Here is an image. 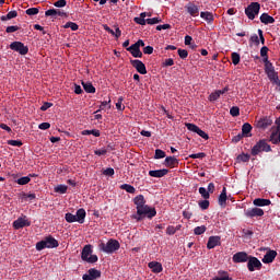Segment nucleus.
<instances>
[{
    "instance_id": "1",
    "label": "nucleus",
    "mask_w": 280,
    "mask_h": 280,
    "mask_svg": "<svg viewBox=\"0 0 280 280\" xmlns=\"http://www.w3.org/2000/svg\"><path fill=\"white\" fill-rule=\"evenodd\" d=\"M145 197L143 195H138L133 198V205H136L137 212L131 215V220H136V222H141L148 218L152 220V218L156 217V209L145 205Z\"/></svg>"
},
{
    "instance_id": "2",
    "label": "nucleus",
    "mask_w": 280,
    "mask_h": 280,
    "mask_svg": "<svg viewBox=\"0 0 280 280\" xmlns=\"http://www.w3.org/2000/svg\"><path fill=\"white\" fill-rule=\"evenodd\" d=\"M121 248V244H119V241L115 238H109L107 243L102 242L98 245V249L103 253H106L107 255H113V253H117Z\"/></svg>"
},
{
    "instance_id": "3",
    "label": "nucleus",
    "mask_w": 280,
    "mask_h": 280,
    "mask_svg": "<svg viewBox=\"0 0 280 280\" xmlns=\"http://www.w3.org/2000/svg\"><path fill=\"white\" fill-rule=\"evenodd\" d=\"M60 244L54 236L48 235L44 240L36 243V250H45V248H58Z\"/></svg>"
},
{
    "instance_id": "4",
    "label": "nucleus",
    "mask_w": 280,
    "mask_h": 280,
    "mask_svg": "<svg viewBox=\"0 0 280 280\" xmlns=\"http://www.w3.org/2000/svg\"><path fill=\"white\" fill-rule=\"evenodd\" d=\"M82 261H86L88 264H97L98 257L97 255H93V245H85L81 252Z\"/></svg>"
},
{
    "instance_id": "5",
    "label": "nucleus",
    "mask_w": 280,
    "mask_h": 280,
    "mask_svg": "<svg viewBox=\"0 0 280 280\" xmlns=\"http://www.w3.org/2000/svg\"><path fill=\"white\" fill-rule=\"evenodd\" d=\"M260 152H272V148L266 139L259 140L252 149V156H257Z\"/></svg>"
},
{
    "instance_id": "6",
    "label": "nucleus",
    "mask_w": 280,
    "mask_h": 280,
    "mask_svg": "<svg viewBox=\"0 0 280 280\" xmlns=\"http://www.w3.org/2000/svg\"><path fill=\"white\" fill-rule=\"evenodd\" d=\"M259 10H261V4H259V2H252L245 9V14L249 21H255V16L259 14Z\"/></svg>"
},
{
    "instance_id": "7",
    "label": "nucleus",
    "mask_w": 280,
    "mask_h": 280,
    "mask_svg": "<svg viewBox=\"0 0 280 280\" xmlns=\"http://www.w3.org/2000/svg\"><path fill=\"white\" fill-rule=\"evenodd\" d=\"M10 49L12 51H18L21 56H27L30 48L25 46L22 42H13L10 44Z\"/></svg>"
},
{
    "instance_id": "8",
    "label": "nucleus",
    "mask_w": 280,
    "mask_h": 280,
    "mask_svg": "<svg viewBox=\"0 0 280 280\" xmlns=\"http://www.w3.org/2000/svg\"><path fill=\"white\" fill-rule=\"evenodd\" d=\"M261 261L255 256H249V259H247V270H249V272L261 270Z\"/></svg>"
},
{
    "instance_id": "9",
    "label": "nucleus",
    "mask_w": 280,
    "mask_h": 280,
    "mask_svg": "<svg viewBox=\"0 0 280 280\" xmlns=\"http://www.w3.org/2000/svg\"><path fill=\"white\" fill-rule=\"evenodd\" d=\"M25 226H32V222L27 217H20L13 222V229L19 231V229H25Z\"/></svg>"
},
{
    "instance_id": "10",
    "label": "nucleus",
    "mask_w": 280,
    "mask_h": 280,
    "mask_svg": "<svg viewBox=\"0 0 280 280\" xmlns=\"http://www.w3.org/2000/svg\"><path fill=\"white\" fill-rule=\"evenodd\" d=\"M265 73L268 77V79L270 80V82H272L273 80L277 81V78H279V72H276L275 66L272 65V62L267 63L265 66Z\"/></svg>"
},
{
    "instance_id": "11",
    "label": "nucleus",
    "mask_w": 280,
    "mask_h": 280,
    "mask_svg": "<svg viewBox=\"0 0 280 280\" xmlns=\"http://www.w3.org/2000/svg\"><path fill=\"white\" fill-rule=\"evenodd\" d=\"M130 65L138 71V73H141V75H145L148 73V69H145V63L139 59H131Z\"/></svg>"
},
{
    "instance_id": "12",
    "label": "nucleus",
    "mask_w": 280,
    "mask_h": 280,
    "mask_svg": "<svg viewBox=\"0 0 280 280\" xmlns=\"http://www.w3.org/2000/svg\"><path fill=\"white\" fill-rule=\"evenodd\" d=\"M262 215H264V209H261V208L255 207V208H249V209L245 210L246 218H250V219L262 218Z\"/></svg>"
},
{
    "instance_id": "13",
    "label": "nucleus",
    "mask_w": 280,
    "mask_h": 280,
    "mask_svg": "<svg viewBox=\"0 0 280 280\" xmlns=\"http://www.w3.org/2000/svg\"><path fill=\"white\" fill-rule=\"evenodd\" d=\"M250 256L246 252H237L236 254L233 255L232 261L234 264H246L248 261Z\"/></svg>"
},
{
    "instance_id": "14",
    "label": "nucleus",
    "mask_w": 280,
    "mask_h": 280,
    "mask_svg": "<svg viewBox=\"0 0 280 280\" xmlns=\"http://www.w3.org/2000/svg\"><path fill=\"white\" fill-rule=\"evenodd\" d=\"M100 277H102V271L95 269V268H91L89 269L88 273L82 276L83 280H95V279H100Z\"/></svg>"
},
{
    "instance_id": "15",
    "label": "nucleus",
    "mask_w": 280,
    "mask_h": 280,
    "mask_svg": "<svg viewBox=\"0 0 280 280\" xmlns=\"http://www.w3.org/2000/svg\"><path fill=\"white\" fill-rule=\"evenodd\" d=\"M215 246H222V237L220 236H210L208 238L207 248L211 250L215 248Z\"/></svg>"
},
{
    "instance_id": "16",
    "label": "nucleus",
    "mask_w": 280,
    "mask_h": 280,
    "mask_svg": "<svg viewBox=\"0 0 280 280\" xmlns=\"http://www.w3.org/2000/svg\"><path fill=\"white\" fill-rule=\"evenodd\" d=\"M167 174H170V170L167 168L149 171V176L152 178H163V176H167Z\"/></svg>"
},
{
    "instance_id": "17",
    "label": "nucleus",
    "mask_w": 280,
    "mask_h": 280,
    "mask_svg": "<svg viewBox=\"0 0 280 280\" xmlns=\"http://www.w3.org/2000/svg\"><path fill=\"white\" fill-rule=\"evenodd\" d=\"M46 16H52V19H58V16H67V13L60 9H49L45 12Z\"/></svg>"
},
{
    "instance_id": "18",
    "label": "nucleus",
    "mask_w": 280,
    "mask_h": 280,
    "mask_svg": "<svg viewBox=\"0 0 280 280\" xmlns=\"http://www.w3.org/2000/svg\"><path fill=\"white\" fill-rule=\"evenodd\" d=\"M148 267L150 268L151 272L154 275H159L163 272V265L159 261H151L149 262Z\"/></svg>"
},
{
    "instance_id": "19",
    "label": "nucleus",
    "mask_w": 280,
    "mask_h": 280,
    "mask_svg": "<svg viewBox=\"0 0 280 280\" xmlns=\"http://www.w3.org/2000/svg\"><path fill=\"white\" fill-rule=\"evenodd\" d=\"M277 257V252L276 250H268L262 258V264H272Z\"/></svg>"
},
{
    "instance_id": "20",
    "label": "nucleus",
    "mask_w": 280,
    "mask_h": 280,
    "mask_svg": "<svg viewBox=\"0 0 280 280\" xmlns=\"http://www.w3.org/2000/svg\"><path fill=\"white\" fill-rule=\"evenodd\" d=\"M272 124V118L266 116L264 118H260L257 122V128H261L262 130H266V128H269V126Z\"/></svg>"
},
{
    "instance_id": "21",
    "label": "nucleus",
    "mask_w": 280,
    "mask_h": 280,
    "mask_svg": "<svg viewBox=\"0 0 280 280\" xmlns=\"http://www.w3.org/2000/svg\"><path fill=\"white\" fill-rule=\"evenodd\" d=\"M185 9L188 12V14H190V16H198V14L200 13L198 5L194 4L192 2L186 4Z\"/></svg>"
},
{
    "instance_id": "22",
    "label": "nucleus",
    "mask_w": 280,
    "mask_h": 280,
    "mask_svg": "<svg viewBox=\"0 0 280 280\" xmlns=\"http://www.w3.org/2000/svg\"><path fill=\"white\" fill-rule=\"evenodd\" d=\"M163 165H165V167H170L171 170L176 167V165H178V159L174 158V156H167L164 160Z\"/></svg>"
},
{
    "instance_id": "23",
    "label": "nucleus",
    "mask_w": 280,
    "mask_h": 280,
    "mask_svg": "<svg viewBox=\"0 0 280 280\" xmlns=\"http://www.w3.org/2000/svg\"><path fill=\"white\" fill-rule=\"evenodd\" d=\"M253 205L255 207H269V205H272V201H270V199L256 198L254 199Z\"/></svg>"
},
{
    "instance_id": "24",
    "label": "nucleus",
    "mask_w": 280,
    "mask_h": 280,
    "mask_svg": "<svg viewBox=\"0 0 280 280\" xmlns=\"http://www.w3.org/2000/svg\"><path fill=\"white\" fill-rule=\"evenodd\" d=\"M127 51H130L133 58H143V52H141V48H137V46L131 45L127 48Z\"/></svg>"
},
{
    "instance_id": "25",
    "label": "nucleus",
    "mask_w": 280,
    "mask_h": 280,
    "mask_svg": "<svg viewBox=\"0 0 280 280\" xmlns=\"http://www.w3.org/2000/svg\"><path fill=\"white\" fill-rule=\"evenodd\" d=\"M74 215L79 224H84V220L86 218V210H84V208H81L77 211Z\"/></svg>"
},
{
    "instance_id": "26",
    "label": "nucleus",
    "mask_w": 280,
    "mask_h": 280,
    "mask_svg": "<svg viewBox=\"0 0 280 280\" xmlns=\"http://www.w3.org/2000/svg\"><path fill=\"white\" fill-rule=\"evenodd\" d=\"M260 22L264 23V25H272V23H275V18L268 13H262L260 15Z\"/></svg>"
},
{
    "instance_id": "27",
    "label": "nucleus",
    "mask_w": 280,
    "mask_h": 280,
    "mask_svg": "<svg viewBox=\"0 0 280 280\" xmlns=\"http://www.w3.org/2000/svg\"><path fill=\"white\" fill-rule=\"evenodd\" d=\"M269 141H271V143H273V145H277L278 143H280V130L279 129H275L271 132Z\"/></svg>"
},
{
    "instance_id": "28",
    "label": "nucleus",
    "mask_w": 280,
    "mask_h": 280,
    "mask_svg": "<svg viewBox=\"0 0 280 280\" xmlns=\"http://www.w3.org/2000/svg\"><path fill=\"white\" fill-rule=\"evenodd\" d=\"M212 280H233V278L229 276V271L219 270L218 276L214 277Z\"/></svg>"
},
{
    "instance_id": "29",
    "label": "nucleus",
    "mask_w": 280,
    "mask_h": 280,
    "mask_svg": "<svg viewBox=\"0 0 280 280\" xmlns=\"http://www.w3.org/2000/svg\"><path fill=\"white\" fill-rule=\"evenodd\" d=\"M228 196H226V187H223L219 199H218V203L220 205V207H224L226 205V200H228Z\"/></svg>"
},
{
    "instance_id": "30",
    "label": "nucleus",
    "mask_w": 280,
    "mask_h": 280,
    "mask_svg": "<svg viewBox=\"0 0 280 280\" xmlns=\"http://www.w3.org/2000/svg\"><path fill=\"white\" fill-rule=\"evenodd\" d=\"M85 93H95V86H93V83L89 82V81H82L81 82Z\"/></svg>"
},
{
    "instance_id": "31",
    "label": "nucleus",
    "mask_w": 280,
    "mask_h": 280,
    "mask_svg": "<svg viewBox=\"0 0 280 280\" xmlns=\"http://www.w3.org/2000/svg\"><path fill=\"white\" fill-rule=\"evenodd\" d=\"M200 16L203 19V21H207L208 23H213V13L209 11H202L200 13Z\"/></svg>"
},
{
    "instance_id": "32",
    "label": "nucleus",
    "mask_w": 280,
    "mask_h": 280,
    "mask_svg": "<svg viewBox=\"0 0 280 280\" xmlns=\"http://www.w3.org/2000/svg\"><path fill=\"white\" fill-rule=\"evenodd\" d=\"M253 130V126L248 122H245L242 126V135L243 137H248V135H250V131Z\"/></svg>"
},
{
    "instance_id": "33",
    "label": "nucleus",
    "mask_w": 280,
    "mask_h": 280,
    "mask_svg": "<svg viewBox=\"0 0 280 280\" xmlns=\"http://www.w3.org/2000/svg\"><path fill=\"white\" fill-rule=\"evenodd\" d=\"M16 16H19L16 11H10L7 15H2L0 19L1 21H10L12 19H16Z\"/></svg>"
},
{
    "instance_id": "34",
    "label": "nucleus",
    "mask_w": 280,
    "mask_h": 280,
    "mask_svg": "<svg viewBox=\"0 0 280 280\" xmlns=\"http://www.w3.org/2000/svg\"><path fill=\"white\" fill-rule=\"evenodd\" d=\"M120 189H124L125 191H127V194H135V191H137V188H135V186L130 184L120 185Z\"/></svg>"
},
{
    "instance_id": "35",
    "label": "nucleus",
    "mask_w": 280,
    "mask_h": 280,
    "mask_svg": "<svg viewBox=\"0 0 280 280\" xmlns=\"http://www.w3.org/2000/svg\"><path fill=\"white\" fill-rule=\"evenodd\" d=\"M63 28L65 30H71L72 32H78V30L80 28V26L74 23V22H67L65 25H63Z\"/></svg>"
},
{
    "instance_id": "36",
    "label": "nucleus",
    "mask_w": 280,
    "mask_h": 280,
    "mask_svg": "<svg viewBox=\"0 0 280 280\" xmlns=\"http://www.w3.org/2000/svg\"><path fill=\"white\" fill-rule=\"evenodd\" d=\"M81 135H83V137H86L89 135H93V137H100L101 132L98 129H92V130L86 129V130H83Z\"/></svg>"
},
{
    "instance_id": "37",
    "label": "nucleus",
    "mask_w": 280,
    "mask_h": 280,
    "mask_svg": "<svg viewBox=\"0 0 280 280\" xmlns=\"http://www.w3.org/2000/svg\"><path fill=\"white\" fill-rule=\"evenodd\" d=\"M199 194L203 200H209L211 198V194L205 187L199 188Z\"/></svg>"
},
{
    "instance_id": "38",
    "label": "nucleus",
    "mask_w": 280,
    "mask_h": 280,
    "mask_svg": "<svg viewBox=\"0 0 280 280\" xmlns=\"http://www.w3.org/2000/svg\"><path fill=\"white\" fill-rule=\"evenodd\" d=\"M236 159H237V161H240L242 163H248V161H250V154L242 153Z\"/></svg>"
},
{
    "instance_id": "39",
    "label": "nucleus",
    "mask_w": 280,
    "mask_h": 280,
    "mask_svg": "<svg viewBox=\"0 0 280 280\" xmlns=\"http://www.w3.org/2000/svg\"><path fill=\"white\" fill-rule=\"evenodd\" d=\"M67 189H69V187L67 185H58L57 187H55V192L56 194H65L67 191Z\"/></svg>"
},
{
    "instance_id": "40",
    "label": "nucleus",
    "mask_w": 280,
    "mask_h": 280,
    "mask_svg": "<svg viewBox=\"0 0 280 280\" xmlns=\"http://www.w3.org/2000/svg\"><path fill=\"white\" fill-rule=\"evenodd\" d=\"M31 180L32 178H30V176H24L15 180V183H18V185H27Z\"/></svg>"
},
{
    "instance_id": "41",
    "label": "nucleus",
    "mask_w": 280,
    "mask_h": 280,
    "mask_svg": "<svg viewBox=\"0 0 280 280\" xmlns=\"http://www.w3.org/2000/svg\"><path fill=\"white\" fill-rule=\"evenodd\" d=\"M206 232H207V226H205V225L197 226L194 230L195 235H202Z\"/></svg>"
},
{
    "instance_id": "42",
    "label": "nucleus",
    "mask_w": 280,
    "mask_h": 280,
    "mask_svg": "<svg viewBox=\"0 0 280 280\" xmlns=\"http://www.w3.org/2000/svg\"><path fill=\"white\" fill-rule=\"evenodd\" d=\"M231 58H232V63L234 66L240 65L241 57L238 52H232Z\"/></svg>"
},
{
    "instance_id": "43",
    "label": "nucleus",
    "mask_w": 280,
    "mask_h": 280,
    "mask_svg": "<svg viewBox=\"0 0 280 280\" xmlns=\"http://www.w3.org/2000/svg\"><path fill=\"white\" fill-rule=\"evenodd\" d=\"M8 145H13L14 148H21L23 145V141L21 140H8Z\"/></svg>"
},
{
    "instance_id": "44",
    "label": "nucleus",
    "mask_w": 280,
    "mask_h": 280,
    "mask_svg": "<svg viewBox=\"0 0 280 280\" xmlns=\"http://www.w3.org/2000/svg\"><path fill=\"white\" fill-rule=\"evenodd\" d=\"M66 222H69L70 224L73 222H78L75 219V214L71 212L66 213Z\"/></svg>"
},
{
    "instance_id": "45",
    "label": "nucleus",
    "mask_w": 280,
    "mask_h": 280,
    "mask_svg": "<svg viewBox=\"0 0 280 280\" xmlns=\"http://www.w3.org/2000/svg\"><path fill=\"white\" fill-rule=\"evenodd\" d=\"M117 110H125L126 106H124V97L120 96L116 103Z\"/></svg>"
},
{
    "instance_id": "46",
    "label": "nucleus",
    "mask_w": 280,
    "mask_h": 280,
    "mask_svg": "<svg viewBox=\"0 0 280 280\" xmlns=\"http://www.w3.org/2000/svg\"><path fill=\"white\" fill-rule=\"evenodd\" d=\"M154 159L155 160L165 159V151H163L161 149H156L155 154H154Z\"/></svg>"
},
{
    "instance_id": "47",
    "label": "nucleus",
    "mask_w": 280,
    "mask_h": 280,
    "mask_svg": "<svg viewBox=\"0 0 280 280\" xmlns=\"http://www.w3.org/2000/svg\"><path fill=\"white\" fill-rule=\"evenodd\" d=\"M186 127L188 130H190V132H196V133H198V130L200 129V127L191 122L186 124Z\"/></svg>"
},
{
    "instance_id": "48",
    "label": "nucleus",
    "mask_w": 280,
    "mask_h": 280,
    "mask_svg": "<svg viewBox=\"0 0 280 280\" xmlns=\"http://www.w3.org/2000/svg\"><path fill=\"white\" fill-rule=\"evenodd\" d=\"M209 205H210L209 199L199 201V207L200 209H202V211H206V209H209Z\"/></svg>"
},
{
    "instance_id": "49",
    "label": "nucleus",
    "mask_w": 280,
    "mask_h": 280,
    "mask_svg": "<svg viewBox=\"0 0 280 280\" xmlns=\"http://www.w3.org/2000/svg\"><path fill=\"white\" fill-rule=\"evenodd\" d=\"M230 115L232 117H240V107H237V106L231 107Z\"/></svg>"
},
{
    "instance_id": "50",
    "label": "nucleus",
    "mask_w": 280,
    "mask_h": 280,
    "mask_svg": "<svg viewBox=\"0 0 280 280\" xmlns=\"http://www.w3.org/2000/svg\"><path fill=\"white\" fill-rule=\"evenodd\" d=\"M25 12L28 16H36V14H38L39 10H38V8H30Z\"/></svg>"
},
{
    "instance_id": "51",
    "label": "nucleus",
    "mask_w": 280,
    "mask_h": 280,
    "mask_svg": "<svg viewBox=\"0 0 280 280\" xmlns=\"http://www.w3.org/2000/svg\"><path fill=\"white\" fill-rule=\"evenodd\" d=\"M177 54H178L179 58H182V60H185V58H187V56H189V52L186 49H182V48H179L177 50Z\"/></svg>"
},
{
    "instance_id": "52",
    "label": "nucleus",
    "mask_w": 280,
    "mask_h": 280,
    "mask_svg": "<svg viewBox=\"0 0 280 280\" xmlns=\"http://www.w3.org/2000/svg\"><path fill=\"white\" fill-rule=\"evenodd\" d=\"M218 100H220V94L218 91H215L209 95L210 102H218Z\"/></svg>"
},
{
    "instance_id": "53",
    "label": "nucleus",
    "mask_w": 280,
    "mask_h": 280,
    "mask_svg": "<svg viewBox=\"0 0 280 280\" xmlns=\"http://www.w3.org/2000/svg\"><path fill=\"white\" fill-rule=\"evenodd\" d=\"M176 231H178V229L174 228V225H168L166 229V235H175Z\"/></svg>"
},
{
    "instance_id": "54",
    "label": "nucleus",
    "mask_w": 280,
    "mask_h": 280,
    "mask_svg": "<svg viewBox=\"0 0 280 280\" xmlns=\"http://www.w3.org/2000/svg\"><path fill=\"white\" fill-rule=\"evenodd\" d=\"M104 176H115V168L108 167L103 171Z\"/></svg>"
},
{
    "instance_id": "55",
    "label": "nucleus",
    "mask_w": 280,
    "mask_h": 280,
    "mask_svg": "<svg viewBox=\"0 0 280 280\" xmlns=\"http://www.w3.org/2000/svg\"><path fill=\"white\" fill-rule=\"evenodd\" d=\"M148 25H156V23H161V19L159 18H152V19H147Z\"/></svg>"
},
{
    "instance_id": "56",
    "label": "nucleus",
    "mask_w": 280,
    "mask_h": 280,
    "mask_svg": "<svg viewBox=\"0 0 280 280\" xmlns=\"http://www.w3.org/2000/svg\"><path fill=\"white\" fill-rule=\"evenodd\" d=\"M207 156V153L201 152V153H194L189 155V159H205Z\"/></svg>"
},
{
    "instance_id": "57",
    "label": "nucleus",
    "mask_w": 280,
    "mask_h": 280,
    "mask_svg": "<svg viewBox=\"0 0 280 280\" xmlns=\"http://www.w3.org/2000/svg\"><path fill=\"white\" fill-rule=\"evenodd\" d=\"M197 135L199 136V137H201V139H205L206 141H208V139H209V135L207 133V132H205L202 129H198V131H197Z\"/></svg>"
},
{
    "instance_id": "58",
    "label": "nucleus",
    "mask_w": 280,
    "mask_h": 280,
    "mask_svg": "<svg viewBox=\"0 0 280 280\" xmlns=\"http://www.w3.org/2000/svg\"><path fill=\"white\" fill-rule=\"evenodd\" d=\"M133 21L138 25H145V23H147V20L144 18H142L141 15L139 18H135Z\"/></svg>"
},
{
    "instance_id": "59",
    "label": "nucleus",
    "mask_w": 280,
    "mask_h": 280,
    "mask_svg": "<svg viewBox=\"0 0 280 280\" xmlns=\"http://www.w3.org/2000/svg\"><path fill=\"white\" fill-rule=\"evenodd\" d=\"M143 54H147V55H152V54H154V47H152V46H145L144 48H143Z\"/></svg>"
},
{
    "instance_id": "60",
    "label": "nucleus",
    "mask_w": 280,
    "mask_h": 280,
    "mask_svg": "<svg viewBox=\"0 0 280 280\" xmlns=\"http://www.w3.org/2000/svg\"><path fill=\"white\" fill-rule=\"evenodd\" d=\"M54 5L55 8H65V5H67V0H58Z\"/></svg>"
},
{
    "instance_id": "61",
    "label": "nucleus",
    "mask_w": 280,
    "mask_h": 280,
    "mask_svg": "<svg viewBox=\"0 0 280 280\" xmlns=\"http://www.w3.org/2000/svg\"><path fill=\"white\" fill-rule=\"evenodd\" d=\"M39 130H49L51 128V125L49 122H42L38 126Z\"/></svg>"
},
{
    "instance_id": "62",
    "label": "nucleus",
    "mask_w": 280,
    "mask_h": 280,
    "mask_svg": "<svg viewBox=\"0 0 280 280\" xmlns=\"http://www.w3.org/2000/svg\"><path fill=\"white\" fill-rule=\"evenodd\" d=\"M19 30H20L19 26H8L5 32L7 34H12L14 32H19Z\"/></svg>"
},
{
    "instance_id": "63",
    "label": "nucleus",
    "mask_w": 280,
    "mask_h": 280,
    "mask_svg": "<svg viewBox=\"0 0 280 280\" xmlns=\"http://www.w3.org/2000/svg\"><path fill=\"white\" fill-rule=\"evenodd\" d=\"M22 198H28L30 200H36V194L22 192Z\"/></svg>"
},
{
    "instance_id": "64",
    "label": "nucleus",
    "mask_w": 280,
    "mask_h": 280,
    "mask_svg": "<svg viewBox=\"0 0 280 280\" xmlns=\"http://www.w3.org/2000/svg\"><path fill=\"white\" fill-rule=\"evenodd\" d=\"M51 106H54L52 103L45 102V103L42 105L40 110H43V112L48 110V108H51Z\"/></svg>"
}]
</instances>
